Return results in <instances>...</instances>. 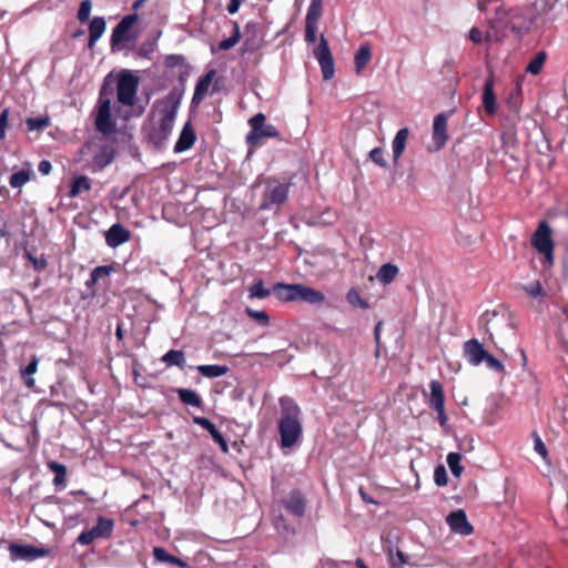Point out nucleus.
Returning <instances> with one entry per match:
<instances>
[{
  "label": "nucleus",
  "mask_w": 568,
  "mask_h": 568,
  "mask_svg": "<svg viewBox=\"0 0 568 568\" xmlns=\"http://www.w3.org/2000/svg\"><path fill=\"white\" fill-rule=\"evenodd\" d=\"M534 8L538 13L534 19L537 20L541 14L547 16L552 10V4H550L548 0H536Z\"/></svg>",
  "instance_id": "obj_46"
},
{
  "label": "nucleus",
  "mask_w": 568,
  "mask_h": 568,
  "mask_svg": "<svg viewBox=\"0 0 568 568\" xmlns=\"http://www.w3.org/2000/svg\"><path fill=\"white\" fill-rule=\"evenodd\" d=\"M106 22L103 17H94L89 23L88 48L92 50L97 41L103 36Z\"/></svg>",
  "instance_id": "obj_22"
},
{
  "label": "nucleus",
  "mask_w": 568,
  "mask_h": 568,
  "mask_svg": "<svg viewBox=\"0 0 568 568\" xmlns=\"http://www.w3.org/2000/svg\"><path fill=\"white\" fill-rule=\"evenodd\" d=\"M92 10V1L91 0H82L78 10L77 18L80 22H85L89 20L90 13Z\"/></svg>",
  "instance_id": "obj_44"
},
{
  "label": "nucleus",
  "mask_w": 568,
  "mask_h": 568,
  "mask_svg": "<svg viewBox=\"0 0 568 568\" xmlns=\"http://www.w3.org/2000/svg\"><path fill=\"white\" fill-rule=\"evenodd\" d=\"M298 284H285V283H276L273 286V293L275 296L284 302H293L297 301V292Z\"/></svg>",
  "instance_id": "obj_24"
},
{
  "label": "nucleus",
  "mask_w": 568,
  "mask_h": 568,
  "mask_svg": "<svg viewBox=\"0 0 568 568\" xmlns=\"http://www.w3.org/2000/svg\"><path fill=\"white\" fill-rule=\"evenodd\" d=\"M91 189L90 179L85 175L75 176L71 183L69 191L70 197H77L81 192L89 191Z\"/></svg>",
  "instance_id": "obj_31"
},
{
  "label": "nucleus",
  "mask_w": 568,
  "mask_h": 568,
  "mask_svg": "<svg viewBox=\"0 0 568 568\" xmlns=\"http://www.w3.org/2000/svg\"><path fill=\"white\" fill-rule=\"evenodd\" d=\"M546 60H547V53L545 51L537 52L535 54V57L527 64L526 72H528L532 75L539 74Z\"/></svg>",
  "instance_id": "obj_34"
},
{
  "label": "nucleus",
  "mask_w": 568,
  "mask_h": 568,
  "mask_svg": "<svg viewBox=\"0 0 568 568\" xmlns=\"http://www.w3.org/2000/svg\"><path fill=\"white\" fill-rule=\"evenodd\" d=\"M114 159V150L110 146H104L99 153L93 156V163L100 169H104Z\"/></svg>",
  "instance_id": "obj_33"
},
{
  "label": "nucleus",
  "mask_w": 568,
  "mask_h": 568,
  "mask_svg": "<svg viewBox=\"0 0 568 568\" xmlns=\"http://www.w3.org/2000/svg\"><path fill=\"white\" fill-rule=\"evenodd\" d=\"M115 336L118 339L122 341L123 339V329H122V324H118L116 326V331H115Z\"/></svg>",
  "instance_id": "obj_63"
},
{
  "label": "nucleus",
  "mask_w": 568,
  "mask_h": 568,
  "mask_svg": "<svg viewBox=\"0 0 568 568\" xmlns=\"http://www.w3.org/2000/svg\"><path fill=\"white\" fill-rule=\"evenodd\" d=\"M38 170L42 175H48L52 170V164L48 160H42L38 165Z\"/></svg>",
  "instance_id": "obj_58"
},
{
  "label": "nucleus",
  "mask_w": 568,
  "mask_h": 568,
  "mask_svg": "<svg viewBox=\"0 0 568 568\" xmlns=\"http://www.w3.org/2000/svg\"><path fill=\"white\" fill-rule=\"evenodd\" d=\"M273 290L265 288L264 282L258 280L250 287V297L251 298H266L271 295Z\"/></svg>",
  "instance_id": "obj_41"
},
{
  "label": "nucleus",
  "mask_w": 568,
  "mask_h": 568,
  "mask_svg": "<svg viewBox=\"0 0 568 568\" xmlns=\"http://www.w3.org/2000/svg\"><path fill=\"white\" fill-rule=\"evenodd\" d=\"M111 94L112 89L104 84L100 90L94 121L97 131L106 136L116 131V122L111 113Z\"/></svg>",
  "instance_id": "obj_3"
},
{
  "label": "nucleus",
  "mask_w": 568,
  "mask_h": 568,
  "mask_svg": "<svg viewBox=\"0 0 568 568\" xmlns=\"http://www.w3.org/2000/svg\"><path fill=\"white\" fill-rule=\"evenodd\" d=\"M31 175H32L31 171L21 170V171L14 172L9 179V184L13 189H19V187L23 186L27 182L30 181Z\"/></svg>",
  "instance_id": "obj_37"
},
{
  "label": "nucleus",
  "mask_w": 568,
  "mask_h": 568,
  "mask_svg": "<svg viewBox=\"0 0 568 568\" xmlns=\"http://www.w3.org/2000/svg\"><path fill=\"white\" fill-rule=\"evenodd\" d=\"M478 9L480 11L487 12L489 10L488 9V2L486 0H479L478 1Z\"/></svg>",
  "instance_id": "obj_62"
},
{
  "label": "nucleus",
  "mask_w": 568,
  "mask_h": 568,
  "mask_svg": "<svg viewBox=\"0 0 568 568\" xmlns=\"http://www.w3.org/2000/svg\"><path fill=\"white\" fill-rule=\"evenodd\" d=\"M434 480H435V484L439 487L447 485V483H448L447 471L443 465H438L435 467Z\"/></svg>",
  "instance_id": "obj_45"
},
{
  "label": "nucleus",
  "mask_w": 568,
  "mask_h": 568,
  "mask_svg": "<svg viewBox=\"0 0 568 568\" xmlns=\"http://www.w3.org/2000/svg\"><path fill=\"white\" fill-rule=\"evenodd\" d=\"M317 23L314 22H305V40L308 43H314L317 40L316 36Z\"/></svg>",
  "instance_id": "obj_52"
},
{
  "label": "nucleus",
  "mask_w": 568,
  "mask_h": 568,
  "mask_svg": "<svg viewBox=\"0 0 568 568\" xmlns=\"http://www.w3.org/2000/svg\"><path fill=\"white\" fill-rule=\"evenodd\" d=\"M281 417L278 419V433L281 436V447L291 448L300 440L303 433L301 422V408L290 397L280 398Z\"/></svg>",
  "instance_id": "obj_2"
},
{
  "label": "nucleus",
  "mask_w": 568,
  "mask_h": 568,
  "mask_svg": "<svg viewBox=\"0 0 568 568\" xmlns=\"http://www.w3.org/2000/svg\"><path fill=\"white\" fill-rule=\"evenodd\" d=\"M347 302L355 307H359L362 310H368L369 304L367 301L362 298L359 292L356 288H351L346 294Z\"/></svg>",
  "instance_id": "obj_39"
},
{
  "label": "nucleus",
  "mask_w": 568,
  "mask_h": 568,
  "mask_svg": "<svg viewBox=\"0 0 568 568\" xmlns=\"http://www.w3.org/2000/svg\"><path fill=\"white\" fill-rule=\"evenodd\" d=\"M469 39L474 43H480L483 41V33L478 28H471L469 31Z\"/></svg>",
  "instance_id": "obj_59"
},
{
  "label": "nucleus",
  "mask_w": 568,
  "mask_h": 568,
  "mask_svg": "<svg viewBox=\"0 0 568 568\" xmlns=\"http://www.w3.org/2000/svg\"><path fill=\"white\" fill-rule=\"evenodd\" d=\"M196 135L190 122H186L180 133V136L174 145V152L181 153L193 146Z\"/></svg>",
  "instance_id": "obj_19"
},
{
  "label": "nucleus",
  "mask_w": 568,
  "mask_h": 568,
  "mask_svg": "<svg viewBox=\"0 0 568 568\" xmlns=\"http://www.w3.org/2000/svg\"><path fill=\"white\" fill-rule=\"evenodd\" d=\"M314 57L318 61L324 80H331L334 77V59L326 38L322 34L318 45L314 49Z\"/></svg>",
  "instance_id": "obj_9"
},
{
  "label": "nucleus",
  "mask_w": 568,
  "mask_h": 568,
  "mask_svg": "<svg viewBox=\"0 0 568 568\" xmlns=\"http://www.w3.org/2000/svg\"><path fill=\"white\" fill-rule=\"evenodd\" d=\"M435 410L437 412V420L439 423V425L442 427H445L447 425V416H446V413H445V406L440 407V408H435Z\"/></svg>",
  "instance_id": "obj_60"
},
{
  "label": "nucleus",
  "mask_w": 568,
  "mask_h": 568,
  "mask_svg": "<svg viewBox=\"0 0 568 568\" xmlns=\"http://www.w3.org/2000/svg\"><path fill=\"white\" fill-rule=\"evenodd\" d=\"M483 105L487 114L493 115L497 111L496 104V94L494 92V79L493 77L488 78L485 81L484 90H483Z\"/></svg>",
  "instance_id": "obj_21"
},
{
  "label": "nucleus",
  "mask_w": 568,
  "mask_h": 568,
  "mask_svg": "<svg viewBox=\"0 0 568 568\" xmlns=\"http://www.w3.org/2000/svg\"><path fill=\"white\" fill-rule=\"evenodd\" d=\"M446 521L452 531L462 536H469L474 531V528L468 521L466 513L463 509L452 511L447 516Z\"/></svg>",
  "instance_id": "obj_14"
},
{
  "label": "nucleus",
  "mask_w": 568,
  "mask_h": 568,
  "mask_svg": "<svg viewBox=\"0 0 568 568\" xmlns=\"http://www.w3.org/2000/svg\"><path fill=\"white\" fill-rule=\"evenodd\" d=\"M153 556L160 562H168L170 554L162 547H154Z\"/></svg>",
  "instance_id": "obj_56"
},
{
  "label": "nucleus",
  "mask_w": 568,
  "mask_h": 568,
  "mask_svg": "<svg viewBox=\"0 0 568 568\" xmlns=\"http://www.w3.org/2000/svg\"><path fill=\"white\" fill-rule=\"evenodd\" d=\"M265 114L260 112L248 120L251 126L246 135V143L256 146L265 138H278L280 132L273 124L265 123Z\"/></svg>",
  "instance_id": "obj_5"
},
{
  "label": "nucleus",
  "mask_w": 568,
  "mask_h": 568,
  "mask_svg": "<svg viewBox=\"0 0 568 568\" xmlns=\"http://www.w3.org/2000/svg\"><path fill=\"white\" fill-rule=\"evenodd\" d=\"M26 123L29 131L43 130L49 126L50 119L48 116L28 118Z\"/></svg>",
  "instance_id": "obj_43"
},
{
  "label": "nucleus",
  "mask_w": 568,
  "mask_h": 568,
  "mask_svg": "<svg viewBox=\"0 0 568 568\" xmlns=\"http://www.w3.org/2000/svg\"><path fill=\"white\" fill-rule=\"evenodd\" d=\"M138 19L139 16L136 13L128 14L114 27L110 40L112 50H114L120 43L135 38V36H131L129 32Z\"/></svg>",
  "instance_id": "obj_10"
},
{
  "label": "nucleus",
  "mask_w": 568,
  "mask_h": 568,
  "mask_svg": "<svg viewBox=\"0 0 568 568\" xmlns=\"http://www.w3.org/2000/svg\"><path fill=\"white\" fill-rule=\"evenodd\" d=\"M297 301H303L311 305H321L325 302V295L323 292L317 291L313 287L304 284H298Z\"/></svg>",
  "instance_id": "obj_20"
},
{
  "label": "nucleus",
  "mask_w": 568,
  "mask_h": 568,
  "mask_svg": "<svg viewBox=\"0 0 568 568\" xmlns=\"http://www.w3.org/2000/svg\"><path fill=\"white\" fill-rule=\"evenodd\" d=\"M10 111L8 108L3 109L0 113V141L6 136V129L8 126Z\"/></svg>",
  "instance_id": "obj_54"
},
{
  "label": "nucleus",
  "mask_w": 568,
  "mask_h": 568,
  "mask_svg": "<svg viewBox=\"0 0 568 568\" xmlns=\"http://www.w3.org/2000/svg\"><path fill=\"white\" fill-rule=\"evenodd\" d=\"M246 314L255 320L256 322H258L261 325H268L270 323V317L268 315L266 314V312L264 311H254L252 308H246Z\"/></svg>",
  "instance_id": "obj_50"
},
{
  "label": "nucleus",
  "mask_w": 568,
  "mask_h": 568,
  "mask_svg": "<svg viewBox=\"0 0 568 568\" xmlns=\"http://www.w3.org/2000/svg\"><path fill=\"white\" fill-rule=\"evenodd\" d=\"M369 159L381 168L387 166V162L384 159V150L382 148H374L369 152Z\"/></svg>",
  "instance_id": "obj_51"
},
{
  "label": "nucleus",
  "mask_w": 568,
  "mask_h": 568,
  "mask_svg": "<svg viewBox=\"0 0 568 568\" xmlns=\"http://www.w3.org/2000/svg\"><path fill=\"white\" fill-rule=\"evenodd\" d=\"M429 389H430V393L428 395L427 400H428V405L430 406V408L435 409V408H440V407L445 406V395H444L443 384L437 379H433L429 383Z\"/></svg>",
  "instance_id": "obj_23"
},
{
  "label": "nucleus",
  "mask_w": 568,
  "mask_h": 568,
  "mask_svg": "<svg viewBox=\"0 0 568 568\" xmlns=\"http://www.w3.org/2000/svg\"><path fill=\"white\" fill-rule=\"evenodd\" d=\"M372 59V50L368 44H363L355 52L354 64L356 74H361Z\"/></svg>",
  "instance_id": "obj_26"
},
{
  "label": "nucleus",
  "mask_w": 568,
  "mask_h": 568,
  "mask_svg": "<svg viewBox=\"0 0 568 568\" xmlns=\"http://www.w3.org/2000/svg\"><path fill=\"white\" fill-rule=\"evenodd\" d=\"M240 38L241 33L239 24L234 23V33L230 38L220 41L219 49L222 51H227L232 49L240 41Z\"/></svg>",
  "instance_id": "obj_42"
},
{
  "label": "nucleus",
  "mask_w": 568,
  "mask_h": 568,
  "mask_svg": "<svg viewBox=\"0 0 568 568\" xmlns=\"http://www.w3.org/2000/svg\"><path fill=\"white\" fill-rule=\"evenodd\" d=\"M161 361L166 366H178L182 368L185 364V355L183 351L171 349L162 356Z\"/></svg>",
  "instance_id": "obj_30"
},
{
  "label": "nucleus",
  "mask_w": 568,
  "mask_h": 568,
  "mask_svg": "<svg viewBox=\"0 0 568 568\" xmlns=\"http://www.w3.org/2000/svg\"><path fill=\"white\" fill-rule=\"evenodd\" d=\"M9 551L12 559H22L29 561L47 557L50 552V550L44 547H36L32 545L19 544H11L9 546Z\"/></svg>",
  "instance_id": "obj_11"
},
{
  "label": "nucleus",
  "mask_w": 568,
  "mask_h": 568,
  "mask_svg": "<svg viewBox=\"0 0 568 568\" xmlns=\"http://www.w3.org/2000/svg\"><path fill=\"white\" fill-rule=\"evenodd\" d=\"M381 327H382V323L378 322L374 329V337H375L377 347L379 346V341H381Z\"/></svg>",
  "instance_id": "obj_61"
},
{
  "label": "nucleus",
  "mask_w": 568,
  "mask_h": 568,
  "mask_svg": "<svg viewBox=\"0 0 568 568\" xmlns=\"http://www.w3.org/2000/svg\"><path fill=\"white\" fill-rule=\"evenodd\" d=\"M49 468L54 473V479L53 484L55 486L63 484L65 481V475H67V467L63 464H60L58 462H51L49 463Z\"/></svg>",
  "instance_id": "obj_40"
},
{
  "label": "nucleus",
  "mask_w": 568,
  "mask_h": 568,
  "mask_svg": "<svg viewBox=\"0 0 568 568\" xmlns=\"http://www.w3.org/2000/svg\"><path fill=\"white\" fill-rule=\"evenodd\" d=\"M531 245L537 252L544 254L549 262H552L554 242L551 240V227L546 221L540 222L532 234Z\"/></svg>",
  "instance_id": "obj_8"
},
{
  "label": "nucleus",
  "mask_w": 568,
  "mask_h": 568,
  "mask_svg": "<svg viewBox=\"0 0 568 568\" xmlns=\"http://www.w3.org/2000/svg\"><path fill=\"white\" fill-rule=\"evenodd\" d=\"M201 375L207 378H216L225 375L230 369L226 365H200L196 368Z\"/></svg>",
  "instance_id": "obj_29"
},
{
  "label": "nucleus",
  "mask_w": 568,
  "mask_h": 568,
  "mask_svg": "<svg viewBox=\"0 0 568 568\" xmlns=\"http://www.w3.org/2000/svg\"><path fill=\"white\" fill-rule=\"evenodd\" d=\"M113 271L111 265L97 266L91 271L90 280L87 281L85 285L88 288L94 286L101 278L108 277Z\"/></svg>",
  "instance_id": "obj_32"
},
{
  "label": "nucleus",
  "mask_w": 568,
  "mask_h": 568,
  "mask_svg": "<svg viewBox=\"0 0 568 568\" xmlns=\"http://www.w3.org/2000/svg\"><path fill=\"white\" fill-rule=\"evenodd\" d=\"M114 528V521L110 518L99 516L95 526L89 530L82 531L77 541L82 546L91 545L95 539H108L111 537Z\"/></svg>",
  "instance_id": "obj_7"
},
{
  "label": "nucleus",
  "mask_w": 568,
  "mask_h": 568,
  "mask_svg": "<svg viewBox=\"0 0 568 568\" xmlns=\"http://www.w3.org/2000/svg\"><path fill=\"white\" fill-rule=\"evenodd\" d=\"M290 186L291 185L287 182H281L276 179H267L262 194L260 210H278L288 197Z\"/></svg>",
  "instance_id": "obj_4"
},
{
  "label": "nucleus",
  "mask_w": 568,
  "mask_h": 568,
  "mask_svg": "<svg viewBox=\"0 0 568 568\" xmlns=\"http://www.w3.org/2000/svg\"><path fill=\"white\" fill-rule=\"evenodd\" d=\"M139 79L130 72L121 73L116 84L118 102L124 106H133L136 100Z\"/></svg>",
  "instance_id": "obj_6"
},
{
  "label": "nucleus",
  "mask_w": 568,
  "mask_h": 568,
  "mask_svg": "<svg viewBox=\"0 0 568 568\" xmlns=\"http://www.w3.org/2000/svg\"><path fill=\"white\" fill-rule=\"evenodd\" d=\"M448 114L443 112L437 114L433 121V141L436 145V150H440L445 146L448 140L447 123Z\"/></svg>",
  "instance_id": "obj_15"
},
{
  "label": "nucleus",
  "mask_w": 568,
  "mask_h": 568,
  "mask_svg": "<svg viewBox=\"0 0 568 568\" xmlns=\"http://www.w3.org/2000/svg\"><path fill=\"white\" fill-rule=\"evenodd\" d=\"M193 423L203 427L205 430L210 433L213 440L220 446L223 453H229V445L221 432L216 428V426L206 417L194 416Z\"/></svg>",
  "instance_id": "obj_16"
},
{
  "label": "nucleus",
  "mask_w": 568,
  "mask_h": 568,
  "mask_svg": "<svg viewBox=\"0 0 568 568\" xmlns=\"http://www.w3.org/2000/svg\"><path fill=\"white\" fill-rule=\"evenodd\" d=\"M464 357L473 366L480 365L485 357H487V351L484 345L476 338L468 339L464 343Z\"/></svg>",
  "instance_id": "obj_12"
},
{
  "label": "nucleus",
  "mask_w": 568,
  "mask_h": 568,
  "mask_svg": "<svg viewBox=\"0 0 568 568\" xmlns=\"http://www.w3.org/2000/svg\"><path fill=\"white\" fill-rule=\"evenodd\" d=\"M446 460L453 476L459 477L464 470L460 464L462 455L459 453H449Z\"/></svg>",
  "instance_id": "obj_38"
},
{
  "label": "nucleus",
  "mask_w": 568,
  "mask_h": 568,
  "mask_svg": "<svg viewBox=\"0 0 568 568\" xmlns=\"http://www.w3.org/2000/svg\"><path fill=\"white\" fill-rule=\"evenodd\" d=\"M323 13V0H311L307 9L305 22L318 23Z\"/></svg>",
  "instance_id": "obj_35"
},
{
  "label": "nucleus",
  "mask_w": 568,
  "mask_h": 568,
  "mask_svg": "<svg viewBox=\"0 0 568 568\" xmlns=\"http://www.w3.org/2000/svg\"><path fill=\"white\" fill-rule=\"evenodd\" d=\"M27 257L37 271H41L48 265L47 260L43 256L36 257L31 253H27Z\"/></svg>",
  "instance_id": "obj_55"
},
{
  "label": "nucleus",
  "mask_w": 568,
  "mask_h": 568,
  "mask_svg": "<svg viewBox=\"0 0 568 568\" xmlns=\"http://www.w3.org/2000/svg\"><path fill=\"white\" fill-rule=\"evenodd\" d=\"M398 272H399V268L397 265L392 264V263H386L381 266L379 271L377 272L376 277L381 284L388 285L395 280Z\"/></svg>",
  "instance_id": "obj_27"
},
{
  "label": "nucleus",
  "mask_w": 568,
  "mask_h": 568,
  "mask_svg": "<svg viewBox=\"0 0 568 568\" xmlns=\"http://www.w3.org/2000/svg\"><path fill=\"white\" fill-rule=\"evenodd\" d=\"M216 75V71L214 69L207 71L203 77H201L195 85L194 93L192 97V104L199 105L205 95L209 92V89Z\"/></svg>",
  "instance_id": "obj_17"
},
{
  "label": "nucleus",
  "mask_w": 568,
  "mask_h": 568,
  "mask_svg": "<svg viewBox=\"0 0 568 568\" xmlns=\"http://www.w3.org/2000/svg\"><path fill=\"white\" fill-rule=\"evenodd\" d=\"M484 362L486 363L488 368L495 372L501 373L505 369L503 363L498 358L490 355L489 353H487V357H485Z\"/></svg>",
  "instance_id": "obj_53"
},
{
  "label": "nucleus",
  "mask_w": 568,
  "mask_h": 568,
  "mask_svg": "<svg viewBox=\"0 0 568 568\" xmlns=\"http://www.w3.org/2000/svg\"><path fill=\"white\" fill-rule=\"evenodd\" d=\"M131 232L121 224H113L105 234V242L110 247H116L130 240Z\"/></svg>",
  "instance_id": "obj_18"
},
{
  "label": "nucleus",
  "mask_w": 568,
  "mask_h": 568,
  "mask_svg": "<svg viewBox=\"0 0 568 568\" xmlns=\"http://www.w3.org/2000/svg\"><path fill=\"white\" fill-rule=\"evenodd\" d=\"M408 135H409L408 128H403L397 131V133L392 142L393 158H394L395 163H397V161L399 160V158L402 156V154L406 148V142H407Z\"/></svg>",
  "instance_id": "obj_25"
},
{
  "label": "nucleus",
  "mask_w": 568,
  "mask_h": 568,
  "mask_svg": "<svg viewBox=\"0 0 568 568\" xmlns=\"http://www.w3.org/2000/svg\"><path fill=\"white\" fill-rule=\"evenodd\" d=\"M282 504L290 514L296 517H302L305 514L306 498L298 489L291 490L282 500Z\"/></svg>",
  "instance_id": "obj_13"
},
{
  "label": "nucleus",
  "mask_w": 568,
  "mask_h": 568,
  "mask_svg": "<svg viewBox=\"0 0 568 568\" xmlns=\"http://www.w3.org/2000/svg\"><path fill=\"white\" fill-rule=\"evenodd\" d=\"M38 364L39 358L37 356H33L31 362L23 369H21V375L28 387H32L34 385V379L32 378V375L37 372Z\"/></svg>",
  "instance_id": "obj_36"
},
{
  "label": "nucleus",
  "mask_w": 568,
  "mask_h": 568,
  "mask_svg": "<svg viewBox=\"0 0 568 568\" xmlns=\"http://www.w3.org/2000/svg\"><path fill=\"white\" fill-rule=\"evenodd\" d=\"M181 100L182 93L172 90L165 98L153 104V110L158 109L160 113V120L158 124L148 129V140L158 150L165 145L172 133Z\"/></svg>",
  "instance_id": "obj_1"
},
{
  "label": "nucleus",
  "mask_w": 568,
  "mask_h": 568,
  "mask_svg": "<svg viewBox=\"0 0 568 568\" xmlns=\"http://www.w3.org/2000/svg\"><path fill=\"white\" fill-rule=\"evenodd\" d=\"M184 63V57L179 54H172L166 58V65L175 67Z\"/></svg>",
  "instance_id": "obj_57"
},
{
  "label": "nucleus",
  "mask_w": 568,
  "mask_h": 568,
  "mask_svg": "<svg viewBox=\"0 0 568 568\" xmlns=\"http://www.w3.org/2000/svg\"><path fill=\"white\" fill-rule=\"evenodd\" d=\"M355 565L357 568H369L362 558H357Z\"/></svg>",
  "instance_id": "obj_64"
},
{
  "label": "nucleus",
  "mask_w": 568,
  "mask_h": 568,
  "mask_svg": "<svg viewBox=\"0 0 568 568\" xmlns=\"http://www.w3.org/2000/svg\"><path fill=\"white\" fill-rule=\"evenodd\" d=\"M176 393H178L179 399L183 404L192 406V407H201L202 406V398L195 390L189 389V388H178Z\"/></svg>",
  "instance_id": "obj_28"
},
{
  "label": "nucleus",
  "mask_w": 568,
  "mask_h": 568,
  "mask_svg": "<svg viewBox=\"0 0 568 568\" xmlns=\"http://www.w3.org/2000/svg\"><path fill=\"white\" fill-rule=\"evenodd\" d=\"M524 291L531 297H539L545 294L539 281L531 282L524 286Z\"/></svg>",
  "instance_id": "obj_47"
},
{
  "label": "nucleus",
  "mask_w": 568,
  "mask_h": 568,
  "mask_svg": "<svg viewBox=\"0 0 568 568\" xmlns=\"http://www.w3.org/2000/svg\"><path fill=\"white\" fill-rule=\"evenodd\" d=\"M532 438H534V449H535V452L539 456H541L542 459H546L547 456H548V450H547V447H546L545 443L542 442V439L540 438V436L536 432L532 434Z\"/></svg>",
  "instance_id": "obj_48"
},
{
  "label": "nucleus",
  "mask_w": 568,
  "mask_h": 568,
  "mask_svg": "<svg viewBox=\"0 0 568 568\" xmlns=\"http://www.w3.org/2000/svg\"><path fill=\"white\" fill-rule=\"evenodd\" d=\"M529 23L525 19H521L520 17L514 16L510 21L509 26L513 31L515 32H523L529 29Z\"/></svg>",
  "instance_id": "obj_49"
}]
</instances>
